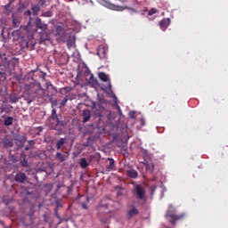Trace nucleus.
Returning a JSON list of instances; mask_svg holds the SVG:
<instances>
[{
    "instance_id": "obj_1",
    "label": "nucleus",
    "mask_w": 228,
    "mask_h": 228,
    "mask_svg": "<svg viewBox=\"0 0 228 228\" xmlns=\"http://www.w3.org/2000/svg\"><path fill=\"white\" fill-rule=\"evenodd\" d=\"M100 4L105 6L109 10H112L113 12H124L125 10H129L134 13H138V10L129 7L127 5H118L111 3L110 0H97Z\"/></svg>"
},
{
    "instance_id": "obj_2",
    "label": "nucleus",
    "mask_w": 228,
    "mask_h": 228,
    "mask_svg": "<svg viewBox=\"0 0 228 228\" xmlns=\"http://www.w3.org/2000/svg\"><path fill=\"white\" fill-rule=\"evenodd\" d=\"M51 127L54 131H63V128L67 126L65 120H61V117L56 113V109L52 110V115L50 116Z\"/></svg>"
},
{
    "instance_id": "obj_3",
    "label": "nucleus",
    "mask_w": 228,
    "mask_h": 228,
    "mask_svg": "<svg viewBox=\"0 0 228 228\" xmlns=\"http://www.w3.org/2000/svg\"><path fill=\"white\" fill-rule=\"evenodd\" d=\"M186 216V214H175V208L172 206L169 207L168 210L167 211L165 217L167 218V222L171 223L172 225H175V223L179 220H183Z\"/></svg>"
},
{
    "instance_id": "obj_4",
    "label": "nucleus",
    "mask_w": 228,
    "mask_h": 228,
    "mask_svg": "<svg viewBox=\"0 0 228 228\" xmlns=\"http://www.w3.org/2000/svg\"><path fill=\"white\" fill-rule=\"evenodd\" d=\"M133 193L137 200H140L142 204L147 202V194H145V187L137 184L134 187Z\"/></svg>"
},
{
    "instance_id": "obj_5",
    "label": "nucleus",
    "mask_w": 228,
    "mask_h": 228,
    "mask_svg": "<svg viewBox=\"0 0 228 228\" xmlns=\"http://www.w3.org/2000/svg\"><path fill=\"white\" fill-rule=\"evenodd\" d=\"M138 215H140V211L136 207H134V205H132L131 208L126 211L128 220H131L134 216H138Z\"/></svg>"
},
{
    "instance_id": "obj_6",
    "label": "nucleus",
    "mask_w": 228,
    "mask_h": 228,
    "mask_svg": "<svg viewBox=\"0 0 228 228\" xmlns=\"http://www.w3.org/2000/svg\"><path fill=\"white\" fill-rule=\"evenodd\" d=\"M12 110H13V106L10 104L4 103L0 106V113H4L5 115L10 114Z\"/></svg>"
},
{
    "instance_id": "obj_7",
    "label": "nucleus",
    "mask_w": 228,
    "mask_h": 228,
    "mask_svg": "<svg viewBox=\"0 0 228 228\" xmlns=\"http://www.w3.org/2000/svg\"><path fill=\"white\" fill-rule=\"evenodd\" d=\"M36 28L37 29H41L42 31H45V29H47V24L42 22V19L37 18L36 19Z\"/></svg>"
},
{
    "instance_id": "obj_8",
    "label": "nucleus",
    "mask_w": 228,
    "mask_h": 228,
    "mask_svg": "<svg viewBox=\"0 0 228 228\" xmlns=\"http://www.w3.org/2000/svg\"><path fill=\"white\" fill-rule=\"evenodd\" d=\"M26 179H28V177L26 176V174L22 172L16 174L14 177L16 183H26Z\"/></svg>"
},
{
    "instance_id": "obj_9",
    "label": "nucleus",
    "mask_w": 228,
    "mask_h": 228,
    "mask_svg": "<svg viewBox=\"0 0 228 228\" xmlns=\"http://www.w3.org/2000/svg\"><path fill=\"white\" fill-rule=\"evenodd\" d=\"M170 24V19H163L162 20L159 21V26H160V29H162V31H165V29H167L168 28Z\"/></svg>"
},
{
    "instance_id": "obj_10",
    "label": "nucleus",
    "mask_w": 228,
    "mask_h": 228,
    "mask_svg": "<svg viewBox=\"0 0 228 228\" xmlns=\"http://www.w3.org/2000/svg\"><path fill=\"white\" fill-rule=\"evenodd\" d=\"M20 99L19 94L12 93L10 94L9 102H11V104H16V102H19Z\"/></svg>"
},
{
    "instance_id": "obj_11",
    "label": "nucleus",
    "mask_w": 228,
    "mask_h": 228,
    "mask_svg": "<svg viewBox=\"0 0 228 228\" xmlns=\"http://www.w3.org/2000/svg\"><path fill=\"white\" fill-rule=\"evenodd\" d=\"M91 117H92V112H90V110H83V122L85 124H86V122H88V120H90Z\"/></svg>"
},
{
    "instance_id": "obj_12",
    "label": "nucleus",
    "mask_w": 228,
    "mask_h": 228,
    "mask_svg": "<svg viewBox=\"0 0 228 228\" xmlns=\"http://www.w3.org/2000/svg\"><path fill=\"white\" fill-rule=\"evenodd\" d=\"M106 47L104 45H100L97 50V55L99 58H104L106 56Z\"/></svg>"
},
{
    "instance_id": "obj_13",
    "label": "nucleus",
    "mask_w": 228,
    "mask_h": 228,
    "mask_svg": "<svg viewBox=\"0 0 228 228\" xmlns=\"http://www.w3.org/2000/svg\"><path fill=\"white\" fill-rule=\"evenodd\" d=\"M109 165L107 166V172H111V170H117L115 167V160L113 159H108Z\"/></svg>"
},
{
    "instance_id": "obj_14",
    "label": "nucleus",
    "mask_w": 228,
    "mask_h": 228,
    "mask_svg": "<svg viewBox=\"0 0 228 228\" xmlns=\"http://www.w3.org/2000/svg\"><path fill=\"white\" fill-rule=\"evenodd\" d=\"M126 175L131 179H136L138 177V172L134 169L126 170Z\"/></svg>"
},
{
    "instance_id": "obj_15",
    "label": "nucleus",
    "mask_w": 228,
    "mask_h": 228,
    "mask_svg": "<svg viewBox=\"0 0 228 228\" xmlns=\"http://www.w3.org/2000/svg\"><path fill=\"white\" fill-rule=\"evenodd\" d=\"M13 124V117L7 116L4 119V126L6 127H10V126H12Z\"/></svg>"
},
{
    "instance_id": "obj_16",
    "label": "nucleus",
    "mask_w": 228,
    "mask_h": 228,
    "mask_svg": "<svg viewBox=\"0 0 228 228\" xmlns=\"http://www.w3.org/2000/svg\"><path fill=\"white\" fill-rule=\"evenodd\" d=\"M67 143V138H61L59 141L56 142V149L57 151H60L63 145Z\"/></svg>"
},
{
    "instance_id": "obj_17",
    "label": "nucleus",
    "mask_w": 228,
    "mask_h": 228,
    "mask_svg": "<svg viewBox=\"0 0 228 228\" xmlns=\"http://www.w3.org/2000/svg\"><path fill=\"white\" fill-rule=\"evenodd\" d=\"M98 77L101 79V81H103V83H108V75H106V73L100 72L98 74Z\"/></svg>"
},
{
    "instance_id": "obj_18",
    "label": "nucleus",
    "mask_w": 228,
    "mask_h": 228,
    "mask_svg": "<svg viewBox=\"0 0 228 228\" xmlns=\"http://www.w3.org/2000/svg\"><path fill=\"white\" fill-rule=\"evenodd\" d=\"M66 156L61 154V152H57L55 155V159H57L58 161H61V163H63V161H65L66 159Z\"/></svg>"
},
{
    "instance_id": "obj_19",
    "label": "nucleus",
    "mask_w": 228,
    "mask_h": 228,
    "mask_svg": "<svg viewBox=\"0 0 228 228\" xmlns=\"http://www.w3.org/2000/svg\"><path fill=\"white\" fill-rule=\"evenodd\" d=\"M145 167H146L147 172H152L154 170V163L147 162L145 164Z\"/></svg>"
},
{
    "instance_id": "obj_20",
    "label": "nucleus",
    "mask_w": 228,
    "mask_h": 228,
    "mask_svg": "<svg viewBox=\"0 0 228 228\" xmlns=\"http://www.w3.org/2000/svg\"><path fill=\"white\" fill-rule=\"evenodd\" d=\"M89 83H91V85H97L98 81L97 78H95V77H94V74L89 73Z\"/></svg>"
},
{
    "instance_id": "obj_21",
    "label": "nucleus",
    "mask_w": 228,
    "mask_h": 228,
    "mask_svg": "<svg viewBox=\"0 0 228 228\" xmlns=\"http://www.w3.org/2000/svg\"><path fill=\"white\" fill-rule=\"evenodd\" d=\"M89 166L88 162L86 161V158L80 159V167L81 168H86Z\"/></svg>"
},
{
    "instance_id": "obj_22",
    "label": "nucleus",
    "mask_w": 228,
    "mask_h": 228,
    "mask_svg": "<svg viewBox=\"0 0 228 228\" xmlns=\"http://www.w3.org/2000/svg\"><path fill=\"white\" fill-rule=\"evenodd\" d=\"M32 72H36L38 74L40 79H42L44 81V79H45V77L47 76L46 73H43L42 71H37V70H32Z\"/></svg>"
},
{
    "instance_id": "obj_23",
    "label": "nucleus",
    "mask_w": 228,
    "mask_h": 228,
    "mask_svg": "<svg viewBox=\"0 0 228 228\" xmlns=\"http://www.w3.org/2000/svg\"><path fill=\"white\" fill-rule=\"evenodd\" d=\"M63 33V27L58 26L55 29V35L58 37V35H61Z\"/></svg>"
},
{
    "instance_id": "obj_24",
    "label": "nucleus",
    "mask_w": 228,
    "mask_h": 228,
    "mask_svg": "<svg viewBox=\"0 0 228 228\" xmlns=\"http://www.w3.org/2000/svg\"><path fill=\"white\" fill-rule=\"evenodd\" d=\"M32 12L37 15L40 12V7H38V5L32 6Z\"/></svg>"
},
{
    "instance_id": "obj_25",
    "label": "nucleus",
    "mask_w": 228,
    "mask_h": 228,
    "mask_svg": "<svg viewBox=\"0 0 228 228\" xmlns=\"http://www.w3.org/2000/svg\"><path fill=\"white\" fill-rule=\"evenodd\" d=\"M15 3V0H9V2L4 5L5 10H8L12 4Z\"/></svg>"
},
{
    "instance_id": "obj_26",
    "label": "nucleus",
    "mask_w": 228,
    "mask_h": 228,
    "mask_svg": "<svg viewBox=\"0 0 228 228\" xmlns=\"http://www.w3.org/2000/svg\"><path fill=\"white\" fill-rule=\"evenodd\" d=\"M41 40H42V42H45V40H49V35H47V34L42 35Z\"/></svg>"
},
{
    "instance_id": "obj_27",
    "label": "nucleus",
    "mask_w": 228,
    "mask_h": 228,
    "mask_svg": "<svg viewBox=\"0 0 228 228\" xmlns=\"http://www.w3.org/2000/svg\"><path fill=\"white\" fill-rule=\"evenodd\" d=\"M155 13H158V10L152 8L149 11L148 15H154Z\"/></svg>"
},
{
    "instance_id": "obj_28",
    "label": "nucleus",
    "mask_w": 228,
    "mask_h": 228,
    "mask_svg": "<svg viewBox=\"0 0 228 228\" xmlns=\"http://www.w3.org/2000/svg\"><path fill=\"white\" fill-rule=\"evenodd\" d=\"M69 102V98L65 97L62 101H61V106H65V104H67V102Z\"/></svg>"
},
{
    "instance_id": "obj_29",
    "label": "nucleus",
    "mask_w": 228,
    "mask_h": 228,
    "mask_svg": "<svg viewBox=\"0 0 228 228\" xmlns=\"http://www.w3.org/2000/svg\"><path fill=\"white\" fill-rule=\"evenodd\" d=\"M28 146L29 149H33V147H35V141H28Z\"/></svg>"
},
{
    "instance_id": "obj_30",
    "label": "nucleus",
    "mask_w": 228,
    "mask_h": 228,
    "mask_svg": "<svg viewBox=\"0 0 228 228\" xmlns=\"http://www.w3.org/2000/svg\"><path fill=\"white\" fill-rule=\"evenodd\" d=\"M22 167H28V160H25V159L21 161Z\"/></svg>"
},
{
    "instance_id": "obj_31",
    "label": "nucleus",
    "mask_w": 228,
    "mask_h": 228,
    "mask_svg": "<svg viewBox=\"0 0 228 228\" xmlns=\"http://www.w3.org/2000/svg\"><path fill=\"white\" fill-rule=\"evenodd\" d=\"M6 145H10V147H12V145H13V142H12L10 140H7V142H5Z\"/></svg>"
},
{
    "instance_id": "obj_32",
    "label": "nucleus",
    "mask_w": 228,
    "mask_h": 228,
    "mask_svg": "<svg viewBox=\"0 0 228 228\" xmlns=\"http://www.w3.org/2000/svg\"><path fill=\"white\" fill-rule=\"evenodd\" d=\"M82 208L88 209V205H86V203H82Z\"/></svg>"
},
{
    "instance_id": "obj_33",
    "label": "nucleus",
    "mask_w": 228,
    "mask_h": 228,
    "mask_svg": "<svg viewBox=\"0 0 228 228\" xmlns=\"http://www.w3.org/2000/svg\"><path fill=\"white\" fill-rule=\"evenodd\" d=\"M0 76H1V77H6V73L0 71Z\"/></svg>"
},
{
    "instance_id": "obj_34",
    "label": "nucleus",
    "mask_w": 228,
    "mask_h": 228,
    "mask_svg": "<svg viewBox=\"0 0 228 228\" xmlns=\"http://www.w3.org/2000/svg\"><path fill=\"white\" fill-rule=\"evenodd\" d=\"M140 123H141V126H145V119L141 118Z\"/></svg>"
},
{
    "instance_id": "obj_35",
    "label": "nucleus",
    "mask_w": 228,
    "mask_h": 228,
    "mask_svg": "<svg viewBox=\"0 0 228 228\" xmlns=\"http://www.w3.org/2000/svg\"><path fill=\"white\" fill-rule=\"evenodd\" d=\"M119 3H122V4H125V3H128L129 0H118Z\"/></svg>"
},
{
    "instance_id": "obj_36",
    "label": "nucleus",
    "mask_w": 228,
    "mask_h": 228,
    "mask_svg": "<svg viewBox=\"0 0 228 228\" xmlns=\"http://www.w3.org/2000/svg\"><path fill=\"white\" fill-rule=\"evenodd\" d=\"M32 85H26L25 88L26 90H29V88H31Z\"/></svg>"
},
{
    "instance_id": "obj_37",
    "label": "nucleus",
    "mask_w": 228,
    "mask_h": 228,
    "mask_svg": "<svg viewBox=\"0 0 228 228\" xmlns=\"http://www.w3.org/2000/svg\"><path fill=\"white\" fill-rule=\"evenodd\" d=\"M131 118H134V112L130 113Z\"/></svg>"
},
{
    "instance_id": "obj_38",
    "label": "nucleus",
    "mask_w": 228,
    "mask_h": 228,
    "mask_svg": "<svg viewBox=\"0 0 228 228\" xmlns=\"http://www.w3.org/2000/svg\"><path fill=\"white\" fill-rule=\"evenodd\" d=\"M32 148H29V146L25 147V151H31Z\"/></svg>"
},
{
    "instance_id": "obj_39",
    "label": "nucleus",
    "mask_w": 228,
    "mask_h": 228,
    "mask_svg": "<svg viewBox=\"0 0 228 228\" xmlns=\"http://www.w3.org/2000/svg\"><path fill=\"white\" fill-rule=\"evenodd\" d=\"M28 15H31V11H28Z\"/></svg>"
},
{
    "instance_id": "obj_40",
    "label": "nucleus",
    "mask_w": 228,
    "mask_h": 228,
    "mask_svg": "<svg viewBox=\"0 0 228 228\" xmlns=\"http://www.w3.org/2000/svg\"><path fill=\"white\" fill-rule=\"evenodd\" d=\"M118 111H119V113H122V110H120V108H118Z\"/></svg>"
},
{
    "instance_id": "obj_41",
    "label": "nucleus",
    "mask_w": 228,
    "mask_h": 228,
    "mask_svg": "<svg viewBox=\"0 0 228 228\" xmlns=\"http://www.w3.org/2000/svg\"><path fill=\"white\" fill-rule=\"evenodd\" d=\"M6 60H8V58L4 57V61H6Z\"/></svg>"
},
{
    "instance_id": "obj_42",
    "label": "nucleus",
    "mask_w": 228,
    "mask_h": 228,
    "mask_svg": "<svg viewBox=\"0 0 228 228\" xmlns=\"http://www.w3.org/2000/svg\"><path fill=\"white\" fill-rule=\"evenodd\" d=\"M110 88H111V84H109Z\"/></svg>"
},
{
    "instance_id": "obj_43",
    "label": "nucleus",
    "mask_w": 228,
    "mask_h": 228,
    "mask_svg": "<svg viewBox=\"0 0 228 228\" xmlns=\"http://www.w3.org/2000/svg\"><path fill=\"white\" fill-rule=\"evenodd\" d=\"M33 79H35V75L32 76Z\"/></svg>"
},
{
    "instance_id": "obj_44",
    "label": "nucleus",
    "mask_w": 228,
    "mask_h": 228,
    "mask_svg": "<svg viewBox=\"0 0 228 228\" xmlns=\"http://www.w3.org/2000/svg\"><path fill=\"white\" fill-rule=\"evenodd\" d=\"M12 22L15 23V20H12Z\"/></svg>"
},
{
    "instance_id": "obj_45",
    "label": "nucleus",
    "mask_w": 228,
    "mask_h": 228,
    "mask_svg": "<svg viewBox=\"0 0 228 228\" xmlns=\"http://www.w3.org/2000/svg\"><path fill=\"white\" fill-rule=\"evenodd\" d=\"M87 202H88V198H87Z\"/></svg>"
}]
</instances>
